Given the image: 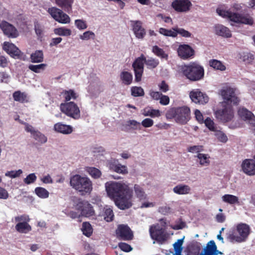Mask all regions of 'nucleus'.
<instances>
[{"label": "nucleus", "mask_w": 255, "mask_h": 255, "mask_svg": "<svg viewBox=\"0 0 255 255\" xmlns=\"http://www.w3.org/2000/svg\"><path fill=\"white\" fill-rule=\"evenodd\" d=\"M132 188L129 183L113 182V198L120 209H128L132 205Z\"/></svg>", "instance_id": "1"}, {"label": "nucleus", "mask_w": 255, "mask_h": 255, "mask_svg": "<svg viewBox=\"0 0 255 255\" xmlns=\"http://www.w3.org/2000/svg\"><path fill=\"white\" fill-rule=\"evenodd\" d=\"M190 108L182 106L170 109L166 113L165 117L167 120L174 119L177 123L185 125L190 120Z\"/></svg>", "instance_id": "2"}, {"label": "nucleus", "mask_w": 255, "mask_h": 255, "mask_svg": "<svg viewBox=\"0 0 255 255\" xmlns=\"http://www.w3.org/2000/svg\"><path fill=\"white\" fill-rule=\"evenodd\" d=\"M70 186L82 195L90 194L93 190L92 181L87 177L79 174L73 175L70 178Z\"/></svg>", "instance_id": "3"}, {"label": "nucleus", "mask_w": 255, "mask_h": 255, "mask_svg": "<svg viewBox=\"0 0 255 255\" xmlns=\"http://www.w3.org/2000/svg\"><path fill=\"white\" fill-rule=\"evenodd\" d=\"M182 71L187 79L193 81L201 80L204 75L203 67L197 62H192L183 66Z\"/></svg>", "instance_id": "4"}, {"label": "nucleus", "mask_w": 255, "mask_h": 255, "mask_svg": "<svg viewBox=\"0 0 255 255\" xmlns=\"http://www.w3.org/2000/svg\"><path fill=\"white\" fill-rule=\"evenodd\" d=\"M250 233L249 225L244 223L238 224L234 233L228 236V239L232 243H241L246 241Z\"/></svg>", "instance_id": "5"}, {"label": "nucleus", "mask_w": 255, "mask_h": 255, "mask_svg": "<svg viewBox=\"0 0 255 255\" xmlns=\"http://www.w3.org/2000/svg\"><path fill=\"white\" fill-rule=\"evenodd\" d=\"M219 93L224 100L223 103L227 104L230 103L234 105L239 103L240 100L237 97V90L231 86L226 85L223 87Z\"/></svg>", "instance_id": "6"}, {"label": "nucleus", "mask_w": 255, "mask_h": 255, "mask_svg": "<svg viewBox=\"0 0 255 255\" xmlns=\"http://www.w3.org/2000/svg\"><path fill=\"white\" fill-rule=\"evenodd\" d=\"M60 109L62 113L74 120L80 118V110L78 105L74 102H66L60 105Z\"/></svg>", "instance_id": "7"}, {"label": "nucleus", "mask_w": 255, "mask_h": 255, "mask_svg": "<svg viewBox=\"0 0 255 255\" xmlns=\"http://www.w3.org/2000/svg\"><path fill=\"white\" fill-rule=\"evenodd\" d=\"M222 109H218L215 112L217 119L223 122H228L234 117V110L229 104L222 103Z\"/></svg>", "instance_id": "8"}, {"label": "nucleus", "mask_w": 255, "mask_h": 255, "mask_svg": "<svg viewBox=\"0 0 255 255\" xmlns=\"http://www.w3.org/2000/svg\"><path fill=\"white\" fill-rule=\"evenodd\" d=\"M48 13L56 21L62 24H68L70 22V17L63 11L55 6L48 8Z\"/></svg>", "instance_id": "9"}, {"label": "nucleus", "mask_w": 255, "mask_h": 255, "mask_svg": "<svg viewBox=\"0 0 255 255\" xmlns=\"http://www.w3.org/2000/svg\"><path fill=\"white\" fill-rule=\"evenodd\" d=\"M189 97L193 103L202 105L206 104L209 101V97L207 94L198 89L190 91Z\"/></svg>", "instance_id": "10"}, {"label": "nucleus", "mask_w": 255, "mask_h": 255, "mask_svg": "<svg viewBox=\"0 0 255 255\" xmlns=\"http://www.w3.org/2000/svg\"><path fill=\"white\" fill-rule=\"evenodd\" d=\"M75 208L77 210L81 211L82 216L86 217L93 216L95 214L92 206L88 201H79L76 204Z\"/></svg>", "instance_id": "11"}, {"label": "nucleus", "mask_w": 255, "mask_h": 255, "mask_svg": "<svg viewBox=\"0 0 255 255\" xmlns=\"http://www.w3.org/2000/svg\"><path fill=\"white\" fill-rule=\"evenodd\" d=\"M0 28L4 34L9 38H15L19 36L16 28L6 21L3 20L0 23Z\"/></svg>", "instance_id": "12"}, {"label": "nucleus", "mask_w": 255, "mask_h": 255, "mask_svg": "<svg viewBox=\"0 0 255 255\" xmlns=\"http://www.w3.org/2000/svg\"><path fill=\"white\" fill-rule=\"evenodd\" d=\"M192 4L190 0H174L171 4L172 7L177 12H186L188 11Z\"/></svg>", "instance_id": "13"}, {"label": "nucleus", "mask_w": 255, "mask_h": 255, "mask_svg": "<svg viewBox=\"0 0 255 255\" xmlns=\"http://www.w3.org/2000/svg\"><path fill=\"white\" fill-rule=\"evenodd\" d=\"M177 52L178 56L183 60L190 59L194 55V49L188 44H180Z\"/></svg>", "instance_id": "14"}, {"label": "nucleus", "mask_w": 255, "mask_h": 255, "mask_svg": "<svg viewBox=\"0 0 255 255\" xmlns=\"http://www.w3.org/2000/svg\"><path fill=\"white\" fill-rule=\"evenodd\" d=\"M117 237L122 239L128 241L133 238V234L130 228L126 225H119L116 231Z\"/></svg>", "instance_id": "15"}, {"label": "nucleus", "mask_w": 255, "mask_h": 255, "mask_svg": "<svg viewBox=\"0 0 255 255\" xmlns=\"http://www.w3.org/2000/svg\"><path fill=\"white\" fill-rule=\"evenodd\" d=\"M144 62L145 58L142 55L137 58L132 64L135 72V80L137 82L141 80Z\"/></svg>", "instance_id": "16"}, {"label": "nucleus", "mask_w": 255, "mask_h": 255, "mask_svg": "<svg viewBox=\"0 0 255 255\" xmlns=\"http://www.w3.org/2000/svg\"><path fill=\"white\" fill-rule=\"evenodd\" d=\"M217 12L223 17L228 18L232 21L240 23L241 14L221 9H217Z\"/></svg>", "instance_id": "17"}, {"label": "nucleus", "mask_w": 255, "mask_h": 255, "mask_svg": "<svg viewBox=\"0 0 255 255\" xmlns=\"http://www.w3.org/2000/svg\"><path fill=\"white\" fill-rule=\"evenodd\" d=\"M238 115L242 119L248 122L253 128H255V117L252 112L243 108L239 110Z\"/></svg>", "instance_id": "18"}, {"label": "nucleus", "mask_w": 255, "mask_h": 255, "mask_svg": "<svg viewBox=\"0 0 255 255\" xmlns=\"http://www.w3.org/2000/svg\"><path fill=\"white\" fill-rule=\"evenodd\" d=\"M3 49L13 58H19L20 56V50L13 43L4 42L2 46Z\"/></svg>", "instance_id": "19"}, {"label": "nucleus", "mask_w": 255, "mask_h": 255, "mask_svg": "<svg viewBox=\"0 0 255 255\" xmlns=\"http://www.w3.org/2000/svg\"><path fill=\"white\" fill-rule=\"evenodd\" d=\"M149 233L151 238L158 242H162L165 240L162 229L158 225H153L150 227Z\"/></svg>", "instance_id": "20"}, {"label": "nucleus", "mask_w": 255, "mask_h": 255, "mask_svg": "<svg viewBox=\"0 0 255 255\" xmlns=\"http://www.w3.org/2000/svg\"><path fill=\"white\" fill-rule=\"evenodd\" d=\"M243 172L250 176L255 175V161L254 159H245L242 164Z\"/></svg>", "instance_id": "21"}, {"label": "nucleus", "mask_w": 255, "mask_h": 255, "mask_svg": "<svg viewBox=\"0 0 255 255\" xmlns=\"http://www.w3.org/2000/svg\"><path fill=\"white\" fill-rule=\"evenodd\" d=\"M132 30L136 37L138 39H142L145 35V30L142 26V23L139 21L131 22Z\"/></svg>", "instance_id": "22"}, {"label": "nucleus", "mask_w": 255, "mask_h": 255, "mask_svg": "<svg viewBox=\"0 0 255 255\" xmlns=\"http://www.w3.org/2000/svg\"><path fill=\"white\" fill-rule=\"evenodd\" d=\"M219 254H222L221 252L217 250L215 242L210 241L206 245L204 249V252L202 253L200 255H218Z\"/></svg>", "instance_id": "23"}, {"label": "nucleus", "mask_w": 255, "mask_h": 255, "mask_svg": "<svg viewBox=\"0 0 255 255\" xmlns=\"http://www.w3.org/2000/svg\"><path fill=\"white\" fill-rule=\"evenodd\" d=\"M173 192L177 195H184L191 193V187L186 184H178L173 188Z\"/></svg>", "instance_id": "24"}, {"label": "nucleus", "mask_w": 255, "mask_h": 255, "mask_svg": "<svg viewBox=\"0 0 255 255\" xmlns=\"http://www.w3.org/2000/svg\"><path fill=\"white\" fill-rule=\"evenodd\" d=\"M54 129L57 132L64 134H68L72 132L73 127L70 125L64 124L62 123H57L54 126Z\"/></svg>", "instance_id": "25"}, {"label": "nucleus", "mask_w": 255, "mask_h": 255, "mask_svg": "<svg viewBox=\"0 0 255 255\" xmlns=\"http://www.w3.org/2000/svg\"><path fill=\"white\" fill-rule=\"evenodd\" d=\"M56 4L63 9L64 11L69 12L72 8V5L74 0H54Z\"/></svg>", "instance_id": "26"}, {"label": "nucleus", "mask_w": 255, "mask_h": 255, "mask_svg": "<svg viewBox=\"0 0 255 255\" xmlns=\"http://www.w3.org/2000/svg\"><path fill=\"white\" fill-rule=\"evenodd\" d=\"M113 171L124 175L128 173V169L126 165L122 164L118 160H114L113 162Z\"/></svg>", "instance_id": "27"}, {"label": "nucleus", "mask_w": 255, "mask_h": 255, "mask_svg": "<svg viewBox=\"0 0 255 255\" xmlns=\"http://www.w3.org/2000/svg\"><path fill=\"white\" fill-rule=\"evenodd\" d=\"M215 32L216 34L229 38L231 37L232 34L230 30L226 26L222 25H217L215 26Z\"/></svg>", "instance_id": "28"}, {"label": "nucleus", "mask_w": 255, "mask_h": 255, "mask_svg": "<svg viewBox=\"0 0 255 255\" xmlns=\"http://www.w3.org/2000/svg\"><path fill=\"white\" fill-rule=\"evenodd\" d=\"M142 114L145 117L158 118L161 115V112L157 109H154L150 107H147L142 110Z\"/></svg>", "instance_id": "29"}, {"label": "nucleus", "mask_w": 255, "mask_h": 255, "mask_svg": "<svg viewBox=\"0 0 255 255\" xmlns=\"http://www.w3.org/2000/svg\"><path fill=\"white\" fill-rule=\"evenodd\" d=\"M17 232L21 234H27L31 231V227L27 222H19L15 226Z\"/></svg>", "instance_id": "30"}, {"label": "nucleus", "mask_w": 255, "mask_h": 255, "mask_svg": "<svg viewBox=\"0 0 255 255\" xmlns=\"http://www.w3.org/2000/svg\"><path fill=\"white\" fill-rule=\"evenodd\" d=\"M197 162L200 166H208L210 163V156L208 154L198 153L196 156Z\"/></svg>", "instance_id": "31"}, {"label": "nucleus", "mask_w": 255, "mask_h": 255, "mask_svg": "<svg viewBox=\"0 0 255 255\" xmlns=\"http://www.w3.org/2000/svg\"><path fill=\"white\" fill-rule=\"evenodd\" d=\"M223 202L231 205L239 204V197L232 194H225L221 197Z\"/></svg>", "instance_id": "32"}, {"label": "nucleus", "mask_w": 255, "mask_h": 255, "mask_svg": "<svg viewBox=\"0 0 255 255\" xmlns=\"http://www.w3.org/2000/svg\"><path fill=\"white\" fill-rule=\"evenodd\" d=\"M13 98L15 101L21 103L28 102L27 94L20 91L14 92L12 94Z\"/></svg>", "instance_id": "33"}, {"label": "nucleus", "mask_w": 255, "mask_h": 255, "mask_svg": "<svg viewBox=\"0 0 255 255\" xmlns=\"http://www.w3.org/2000/svg\"><path fill=\"white\" fill-rule=\"evenodd\" d=\"M209 65L217 70H220L221 71H224L226 69V66L220 61L212 59L209 61Z\"/></svg>", "instance_id": "34"}, {"label": "nucleus", "mask_w": 255, "mask_h": 255, "mask_svg": "<svg viewBox=\"0 0 255 255\" xmlns=\"http://www.w3.org/2000/svg\"><path fill=\"white\" fill-rule=\"evenodd\" d=\"M65 99V102H69L71 99L76 100L78 97V95L73 90H64L62 93Z\"/></svg>", "instance_id": "35"}, {"label": "nucleus", "mask_w": 255, "mask_h": 255, "mask_svg": "<svg viewBox=\"0 0 255 255\" xmlns=\"http://www.w3.org/2000/svg\"><path fill=\"white\" fill-rule=\"evenodd\" d=\"M85 171L93 178L98 179L101 176V171L98 168L94 167H86Z\"/></svg>", "instance_id": "36"}, {"label": "nucleus", "mask_w": 255, "mask_h": 255, "mask_svg": "<svg viewBox=\"0 0 255 255\" xmlns=\"http://www.w3.org/2000/svg\"><path fill=\"white\" fill-rule=\"evenodd\" d=\"M158 32L160 34L168 37H176L177 36L176 28H172L170 29L161 27Z\"/></svg>", "instance_id": "37"}, {"label": "nucleus", "mask_w": 255, "mask_h": 255, "mask_svg": "<svg viewBox=\"0 0 255 255\" xmlns=\"http://www.w3.org/2000/svg\"><path fill=\"white\" fill-rule=\"evenodd\" d=\"M43 53L42 50H36L30 55L31 62L32 63H40L43 60Z\"/></svg>", "instance_id": "38"}, {"label": "nucleus", "mask_w": 255, "mask_h": 255, "mask_svg": "<svg viewBox=\"0 0 255 255\" xmlns=\"http://www.w3.org/2000/svg\"><path fill=\"white\" fill-rule=\"evenodd\" d=\"M185 236H183L182 239L178 240L173 245L174 250L175 253L173 255H181V253L183 250L182 245L183 244Z\"/></svg>", "instance_id": "39"}, {"label": "nucleus", "mask_w": 255, "mask_h": 255, "mask_svg": "<svg viewBox=\"0 0 255 255\" xmlns=\"http://www.w3.org/2000/svg\"><path fill=\"white\" fill-rule=\"evenodd\" d=\"M134 193L137 197L140 200L146 198L147 195L145 194L143 188L138 184H135L134 186Z\"/></svg>", "instance_id": "40"}, {"label": "nucleus", "mask_w": 255, "mask_h": 255, "mask_svg": "<svg viewBox=\"0 0 255 255\" xmlns=\"http://www.w3.org/2000/svg\"><path fill=\"white\" fill-rule=\"evenodd\" d=\"M214 135L216 139L222 143H226L228 140L227 135L223 131L217 129L214 131Z\"/></svg>", "instance_id": "41"}, {"label": "nucleus", "mask_w": 255, "mask_h": 255, "mask_svg": "<svg viewBox=\"0 0 255 255\" xmlns=\"http://www.w3.org/2000/svg\"><path fill=\"white\" fill-rule=\"evenodd\" d=\"M54 32L56 35L63 36H70L72 33V31L70 29L65 27L55 28L54 29Z\"/></svg>", "instance_id": "42"}, {"label": "nucleus", "mask_w": 255, "mask_h": 255, "mask_svg": "<svg viewBox=\"0 0 255 255\" xmlns=\"http://www.w3.org/2000/svg\"><path fill=\"white\" fill-rule=\"evenodd\" d=\"M82 231L83 234L87 237H90L93 233V228L89 222H83L82 224Z\"/></svg>", "instance_id": "43"}, {"label": "nucleus", "mask_w": 255, "mask_h": 255, "mask_svg": "<svg viewBox=\"0 0 255 255\" xmlns=\"http://www.w3.org/2000/svg\"><path fill=\"white\" fill-rule=\"evenodd\" d=\"M254 19L249 14H242L240 23L253 25L254 24Z\"/></svg>", "instance_id": "44"}, {"label": "nucleus", "mask_w": 255, "mask_h": 255, "mask_svg": "<svg viewBox=\"0 0 255 255\" xmlns=\"http://www.w3.org/2000/svg\"><path fill=\"white\" fill-rule=\"evenodd\" d=\"M32 136L35 140L40 143H44L47 140L46 136L37 130L34 132Z\"/></svg>", "instance_id": "45"}, {"label": "nucleus", "mask_w": 255, "mask_h": 255, "mask_svg": "<svg viewBox=\"0 0 255 255\" xmlns=\"http://www.w3.org/2000/svg\"><path fill=\"white\" fill-rule=\"evenodd\" d=\"M152 52L157 56L161 58L167 60L168 58V54H166L161 48L157 46H154L152 48Z\"/></svg>", "instance_id": "46"}, {"label": "nucleus", "mask_w": 255, "mask_h": 255, "mask_svg": "<svg viewBox=\"0 0 255 255\" xmlns=\"http://www.w3.org/2000/svg\"><path fill=\"white\" fill-rule=\"evenodd\" d=\"M35 194L41 198H46L49 196V192L45 188L41 187L35 189Z\"/></svg>", "instance_id": "47"}, {"label": "nucleus", "mask_w": 255, "mask_h": 255, "mask_svg": "<svg viewBox=\"0 0 255 255\" xmlns=\"http://www.w3.org/2000/svg\"><path fill=\"white\" fill-rule=\"evenodd\" d=\"M46 67V64L44 63L38 65L30 64L28 66V68L32 71L36 73H40L41 71H43Z\"/></svg>", "instance_id": "48"}, {"label": "nucleus", "mask_w": 255, "mask_h": 255, "mask_svg": "<svg viewBox=\"0 0 255 255\" xmlns=\"http://www.w3.org/2000/svg\"><path fill=\"white\" fill-rule=\"evenodd\" d=\"M102 216L105 221L108 222L112 221V209L108 207L107 206L105 207L103 209V213Z\"/></svg>", "instance_id": "49"}, {"label": "nucleus", "mask_w": 255, "mask_h": 255, "mask_svg": "<svg viewBox=\"0 0 255 255\" xmlns=\"http://www.w3.org/2000/svg\"><path fill=\"white\" fill-rule=\"evenodd\" d=\"M121 79L123 82L127 85L130 84L132 80V75L128 72H123L121 74Z\"/></svg>", "instance_id": "50"}, {"label": "nucleus", "mask_w": 255, "mask_h": 255, "mask_svg": "<svg viewBox=\"0 0 255 255\" xmlns=\"http://www.w3.org/2000/svg\"><path fill=\"white\" fill-rule=\"evenodd\" d=\"M203 123H204L206 127L211 131L214 132L218 129L213 121L209 118L206 119Z\"/></svg>", "instance_id": "51"}, {"label": "nucleus", "mask_w": 255, "mask_h": 255, "mask_svg": "<svg viewBox=\"0 0 255 255\" xmlns=\"http://www.w3.org/2000/svg\"><path fill=\"white\" fill-rule=\"evenodd\" d=\"M131 95L134 97L142 96L144 95V91L140 87H133L131 88Z\"/></svg>", "instance_id": "52"}, {"label": "nucleus", "mask_w": 255, "mask_h": 255, "mask_svg": "<svg viewBox=\"0 0 255 255\" xmlns=\"http://www.w3.org/2000/svg\"><path fill=\"white\" fill-rule=\"evenodd\" d=\"M95 37V33L91 31H87L80 35V38L83 40H88L90 39H94Z\"/></svg>", "instance_id": "53"}, {"label": "nucleus", "mask_w": 255, "mask_h": 255, "mask_svg": "<svg viewBox=\"0 0 255 255\" xmlns=\"http://www.w3.org/2000/svg\"><path fill=\"white\" fill-rule=\"evenodd\" d=\"M188 152L192 153H200L204 150V147L202 145H193L189 147L187 149Z\"/></svg>", "instance_id": "54"}, {"label": "nucleus", "mask_w": 255, "mask_h": 255, "mask_svg": "<svg viewBox=\"0 0 255 255\" xmlns=\"http://www.w3.org/2000/svg\"><path fill=\"white\" fill-rule=\"evenodd\" d=\"M75 24L79 30H84L87 28L86 21L83 19H76L75 20Z\"/></svg>", "instance_id": "55"}, {"label": "nucleus", "mask_w": 255, "mask_h": 255, "mask_svg": "<svg viewBox=\"0 0 255 255\" xmlns=\"http://www.w3.org/2000/svg\"><path fill=\"white\" fill-rule=\"evenodd\" d=\"M194 116L196 120L200 124H203L204 122V118L203 114L201 112L198 110L196 109L194 112Z\"/></svg>", "instance_id": "56"}, {"label": "nucleus", "mask_w": 255, "mask_h": 255, "mask_svg": "<svg viewBox=\"0 0 255 255\" xmlns=\"http://www.w3.org/2000/svg\"><path fill=\"white\" fill-rule=\"evenodd\" d=\"M176 31L177 35L179 34L182 37L186 38L191 37L192 36V34L190 32L182 28L176 27Z\"/></svg>", "instance_id": "57"}, {"label": "nucleus", "mask_w": 255, "mask_h": 255, "mask_svg": "<svg viewBox=\"0 0 255 255\" xmlns=\"http://www.w3.org/2000/svg\"><path fill=\"white\" fill-rule=\"evenodd\" d=\"M37 179L34 173H31L28 175L24 179V182L26 184H30L34 183Z\"/></svg>", "instance_id": "58"}, {"label": "nucleus", "mask_w": 255, "mask_h": 255, "mask_svg": "<svg viewBox=\"0 0 255 255\" xmlns=\"http://www.w3.org/2000/svg\"><path fill=\"white\" fill-rule=\"evenodd\" d=\"M254 55L251 53H245L242 56V60L246 63H251L254 60Z\"/></svg>", "instance_id": "59"}, {"label": "nucleus", "mask_w": 255, "mask_h": 255, "mask_svg": "<svg viewBox=\"0 0 255 255\" xmlns=\"http://www.w3.org/2000/svg\"><path fill=\"white\" fill-rule=\"evenodd\" d=\"M140 125V123L133 120H129L127 122V126L130 127L131 128L133 129H137L138 127H139Z\"/></svg>", "instance_id": "60"}, {"label": "nucleus", "mask_w": 255, "mask_h": 255, "mask_svg": "<svg viewBox=\"0 0 255 255\" xmlns=\"http://www.w3.org/2000/svg\"><path fill=\"white\" fill-rule=\"evenodd\" d=\"M22 171L21 169H19L17 171H7L5 173V176L10 177L11 178H15L20 176L22 174Z\"/></svg>", "instance_id": "61"}, {"label": "nucleus", "mask_w": 255, "mask_h": 255, "mask_svg": "<svg viewBox=\"0 0 255 255\" xmlns=\"http://www.w3.org/2000/svg\"><path fill=\"white\" fill-rule=\"evenodd\" d=\"M158 87L159 90L163 93H166L169 90V86L164 81L159 83Z\"/></svg>", "instance_id": "62"}, {"label": "nucleus", "mask_w": 255, "mask_h": 255, "mask_svg": "<svg viewBox=\"0 0 255 255\" xmlns=\"http://www.w3.org/2000/svg\"><path fill=\"white\" fill-rule=\"evenodd\" d=\"M154 124L153 121L150 118H146L142 121L141 124V125L145 128H150Z\"/></svg>", "instance_id": "63"}, {"label": "nucleus", "mask_w": 255, "mask_h": 255, "mask_svg": "<svg viewBox=\"0 0 255 255\" xmlns=\"http://www.w3.org/2000/svg\"><path fill=\"white\" fill-rule=\"evenodd\" d=\"M159 100V103L163 106H166L169 104L170 99L169 97L165 95L161 94Z\"/></svg>", "instance_id": "64"}]
</instances>
